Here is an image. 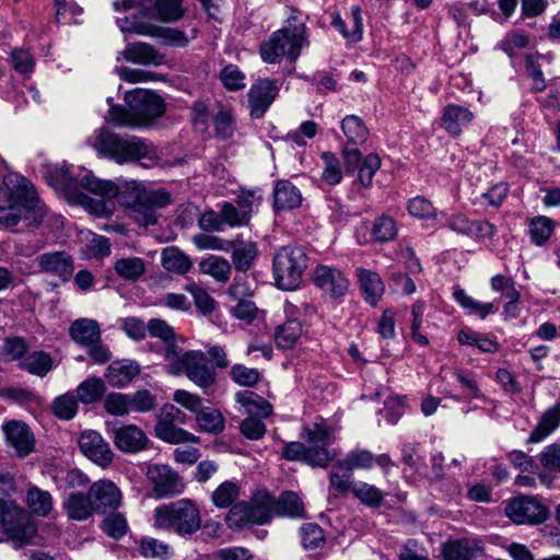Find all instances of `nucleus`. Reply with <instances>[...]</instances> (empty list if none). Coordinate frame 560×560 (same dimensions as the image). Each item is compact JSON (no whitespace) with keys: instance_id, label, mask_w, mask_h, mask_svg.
<instances>
[{"instance_id":"nucleus-1","label":"nucleus","mask_w":560,"mask_h":560,"mask_svg":"<svg viewBox=\"0 0 560 560\" xmlns=\"http://www.w3.org/2000/svg\"><path fill=\"white\" fill-rule=\"evenodd\" d=\"M101 158L119 165L139 162L144 167L159 164L156 148L144 139L131 135H119L97 129L88 140Z\"/></svg>"},{"instance_id":"nucleus-2","label":"nucleus","mask_w":560,"mask_h":560,"mask_svg":"<svg viewBox=\"0 0 560 560\" xmlns=\"http://www.w3.org/2000/svg\"><path fill=\"white\" fill-rule=\"evenodd\" d=\"M66 184L79 185L85 190L102 198L92 209L97 215H109L114 210L113 198L129 211L135 207L142 195L147 192L143 186L136 180H124L115 184L112 180H101L91 172H85L82 176L75 177L72 172L67 170L62 173Z\"/></svg>"},{"instance_id":"nucleus-3","label":"nucleus","mask_w":560,"mask_h":560,"mask_svg":"<svg viewBox=\"0 0 560 560\" xmlns=\"http://www.w3.org/2000/svg\"><path fill=\"white\" fill-rule=\"evenodd\" d=\"M301 438L305 443H285L282 448L283 458L320 468H327L335 459L337 454L329 448L336 440L335 430L326 420L304 425Z\"/></svg>"},{"instance_id":"nucleus-4","label":"nucleus","mask_w":560,"mask_h":560,"mask_svg":"<svg viewBox=\"0 0 560 560\" xmlns=\"http://www.w3.org/2000/svg\"><path fill=\"white\" fill-rule=\"evenodd\" d=\"M285 25L261 43L259 54L267 63H279L283 57L294 62L304 47L308 46V30L300 12L291 8Z\"/></svg>"},{"instance_id":"nucleus-5","label":"nucleus","mask_w":560,"mask_h":560,"mask_svg":"<svg viewBox=\"0 0 560 560\" xmlns=\"http://www.w3.org/2000/svg\"><path fill=\"white\" fill-rule=\"evenodd\" d=\"M112 102L113 98L108 97V119L118 127H147L165 112L163 98L143 89H135L125 94L127 108L113 105Z\"/></svg>"},{"instance_id":"nucleus-6","label":"nucleus","mask_w":560,"mask_h":560,"mask_svg":"<svg viewBox=\"0 0 560 560\" xmlns=\"http://www.w3.org/2000/svg\"><path fill=\"white\" fill-rule=\"evenodd\" d=\"M165 371L173 376L185 375L199 388L206 390L212 387L217 380V373L210 365L207 354L201 350L182 349L175 351L174 346L168 347L165 354Z\"/></svg>"},{"instance_id":"nucleus-7","label":"nucleus","mask_w":560,"mask_h":560,"mask_svg":"<svg viewBox=\"0 0 560 560\" xmlns=\"http://www.w3.org/2000/svg\"><path fill=\"white\" fill-rule=\"evenodd\" d=\"M201 524L200 510L190 499L161 504L153 512L155 528L173 532L180 537L192 536L201 528Z\"/></svg>"},{"instance_id":"nucleus-8","label":"nucleus","mask_w":560,"mask_h":560,"mask_svg":"<svg viewBox=\"0 0 560 560\" xmlns=\"http://www.w3.org/2000/svg\"><path fill=\"white\" fill-rule=\"evenodd\" d=\"M308 266L306 249L299 245L278 248L272 258V275L276 285L284 291L295 290L302 282Z\"/></svg>"},{"instance_id":"nucleus-9","label":"nucleus","mask_w":560,"mask_h":560,"mask_svg":"<svg viewBox=\"0 0 560 560\" xmlns=\"http://www.w3.org/2000/svg\"><path fill=\"white\" fill-rule=\"evenodd\" d=\"M0 495L2 492L0 491ZM0 527L14 540L31 544L36 535V527L27 513L13 501L0 497Z\"/></svg>"},{"instance_id":"nucleus-10","label":"nucleus","mask_w":560,"mask_h":560,"mask_svg":"<svg viewBox=\"0 0 560 560\" xmlns=\"http://www.w3.org/2000/svg\"><path fill=\"white\" fill-rule=\"evenodd\" d=\"M186 422V415L174 405H164L158 416L155 435L171 444L197 442V439L188 431L178 428Z\"/></svg>"},{"instance_id":"nucleus-11","label":"nucleus","mask_w":560,"mask_h":560,"mask_svg":"<svg viewBox=\"0 0 560 560\" xmlns=\"http://www.w3.org/2000/svg\"><path fill=\"white\" fill-rule=\"evenodd\" d=\"M505 513L515 524L538 525L549 516L548 508L534 497H517L506 506Z\"/></svg>"},{"instance_id":"nucleus-12","label":"nucleus","mask_w":560,"mask_h":560,"mask_svg":"<svg viewBox=\"0 0 560 560\" xmlns=\"http://www.w3.org/2000/svg\"><path fill=\"white\" fill-rule=\"evenodd\" d=\"M280 91V81L275 79H257L247 92L249 116L253 119L261 118Z\"/></svg>"},{"instance_id":"nucleus-13","label":"nucleus","mask_w":560,"mask_h":560,"mask_svg":"<svg viewBox=\"0 0 560 560\" xmlns=\"http://www.w3.org/2000/svg\"><path fill=\"white\" fill-rule=\"evenodd\" d=\"M312 280L317 289L335 300L343 298L349 289L347 276L335 266H316L313 270Z\"/></svg>"},{"instance_id":"nucleus-14","label":"nucleus","mask_w":560,"mask_h":560,"mask_svg":"<svg viewBox=\"0 0 560 560\" xmlns=\"http://www.w3.org/2000/svg\"><path fill=\"white\" fill-rule=\"evenodd\" d=\"M147 475L158 499L177 495L184 491L185 486L180 477L166 465L150 466Z\"/></svg>"},{"instance_id":"nucleus-15","label":"nucleus","mask_w":560,"mask_h":560,"mask_svg":"<svg viewBox=\"0 0 560 560\" xmlns=\"http://www.w3.org/2000/svg\"><path fill=\"white\" fill-rule=\"evenodd\" d=\"M170 202L171 196L165 191H147L130 210L129 215L140 225H153L158 222V210Z\"/></svg>"},{"instance_id":"nucleus-16","label":"nucleus","mask_w":560,"mask_h":560,"mask_svg":"<svg viewBox=\"0 0 560 560\" xmlns=\"http://www.w3.org/2000/svg\"><path fill=\"white\" fill-rule=\"evenodd\" d=\"M1 429L7 446L11 447L19 457H25L34 451L35 436L25 422L9 420L3 422Z\"/></svg>"},{"instance_id":"nucleus-17","label":"nucleus","mask_w":560,"mask_h":560,"mask_svg":"<svg viewBox=\"0 0 560 560\" xmlns=\"http://www.w3.org/2000/svg\"><path fill=\"white\" fill-rule=\"evenodd\" d=\"M79 447L81 452L95 464L106 467L113 462V452L96 431H85L79 439Z\"/></svg>"},{"instance_id":"nucleus-18","label":"nucleus","mask_w":560,"mask_h":560,"mask_svg":"<svg viewBox=\"0 0 560 560\" xmlns=\"http://www.w3.org/2000/svg\"><path fill=\"white\" fill-rule=\"evenodd\" d=\"M95 512L104 514L108 510H116L121 503V492L110 480H98L89 490Z\"/></svg>"},{"instance_id":"nucleus-19","label":"nucleus","mask_w":560,"mask_h":560,"mask_svg":"<svg viewBox=\"0 0 560 560\" xmlns=\"http://www.w3.org/2000/svg\"><path fill=\"white\" fill-rule=\"evenodd\" d=\"M36 262L42 272L58 277L62 282L71 279L74 269L71 256L63 250L44 253Z\"/></svg>"},{"instance_id":"nucleus-20","label":"nucleus","mask_w":560,"mask_h":560,"mask_svg":"<svg viewBox=\"0 0 560 560\" xmlns=\"http://www.w3.org/2000/svg\"><path fill=\"white\" fill-rule=\"evenodd\" d=\"M474 113L462 105L448 104L443 108L441 127L452 137H458L474 119Z\"/></svg>"},{"instance_id":"nucleus-21","label":"nucleus","mask_w":560,"mask_h":560,"mask_svg":"<svg viewBox=\"0 0 560 560\" xmlns=\"http://www.w3.org/2000/svg\"><path fill=\"white\" fill-rule=\"evenodd\" d=\"M113 433L115 446L124 453H138L148 447L149 439L135 424L117 428Z\"/></svg>"},{"instance_id":"nucleus-22","label":"nucleus","mask_w":560,"mask_h":560,"mask_svg":"<svg viewBox=\"0 0 560 560\" xmlns=\"http://www.w3.org/2000/svg\"><path fill=\"white\" fill-rule=\"evenodd\" d=\"M481 542L472 538L446 541L442 547L443 560H475L482 556Z\"/></svg>"},{"instance_id":"nucleus-23","label":"nucleus","mask_w":560,"mask_h":560,"mask_svg":"<svg viewBox=\"0 0 560 560\" xmlns=\"http://www.w3.org/2000/svg\"><path fill=\"white\" fill-rule=\"evenodd\" d=\"M140 373V366L131 360H117L108 365L105 373L107 383L117 388L129 384Z\"/></svg>"},{"instance_id":"nucleus-24","label":"nucleus","mask_w":560,"mask_h":560,"mask_svg":"<svg viewBox=\"0 0 560 560\" xmlns=\"http://www.w3.org/2000/svg\"><path fill=\"white\" fill-rule=\"evenodd\" d=\"M560 427V397L549 408H547L537 425L530 432L527 443H539Z\"/></svg>"},{"instance_id":"nucleus-25","label":"nucleus","mask_w":560,"mask_h":560,"mask_svg":"<svg viewBox=\"0 0 560 560\" xmlns=\"http://www.w3.org/2000/svg\"><path fill=\"white\" fill-rule=\"evenodd\" d=\"M357 276L365 302L375 306L381 301L385 291V285L380 275L365 268H358Z\"/></svg>"},{"instance_id":"nucleus-26","label":"nucleus","mask_w":560,"mask_h":560,"mask_svg":"<svg viewBox=\"0 0 560 560\" xmlns=\"http://www.w3.org/2000/svg\"><path fill=\"white\" fill-rule=\"evenodd\" d=\"M124 58L127 61L139 65L160 66L164 63L165 57L148 43L138 42L128 44L124 50Z\"/></svg>"},{"instance_id":"nucleus-27","label":"nucleus","mask_w":560,"mask_h":560,"mask_svg":"<svg viewBox=\"0 0 560 560\" xmlns=\"http://www.w3.org/2000/svg\"><path fill=\"white\" fill-rule=\"evenodd\" d=\"M69 336L80 346H92L101 340V327L94 319L79 318L70 325Z\"/></svg>"},{"instance_id":"nucleus-28","label":"nucleus","mask_w":560,"mask_h":560,"mask_svg":"<svg viewBox=\"0 0 560 560\" xmlns=\"http://www.w3.org/2000/svg\"><path fill=\"white\" fill-rule=\"evenodd\" d=\"M184 0H154L152 8H145L143 14L170 23L180 20L185 14Z\"/></svg>"},{"instance_id":"nucleus-29","label":"nucleus","mask_w":560,"mask_h":560,"mask_svg":"<svg viewBox=\"0 0 560 560\" xmlns=\"http://www.w3.org/2000/svg\"><path fill=\"white\" fill-rule=\"evenodd\" d=\"M63 509L69 518L74 521H85L95 512L90 493L84 494L80 491L72 492L63 502Z\"/></svg>"},{"instance_id":"nucleus-30","label":"nucleus","mask_w":560,"mask_h":560,"mask_svg":"<svg viewBox=\"0 0 560 560\" xmlns=\"http://www.w3.org/2000/svg\"><path fill=\"white\" fill-rule=\"evenodd\" d=\"M302 203L300 189L289 180L277 182L273 188V205L277 210H292Z\"/></svg>"},{"instance_id":"nucleus-31","label":"nucleus","mask_w":560,"mask_h":560,"mask_svg":"<svg viewBox=\"0 0 560 560\" xmlns=\"http://www.w3.org/2000/svg\"><path fill=\"white\" fill-rule=\"evenodd\" d=\"M235 400L244 407L247 417L267 418L272 412L271 404L252 390L237 392Z\"/></svg>"},{"instance_id":"nucleus-32","label":"nucleus","mask_w":560,"mask_h":560,"mask_svg":"<svg viewBox=\"0 0 560 560\" xmlns=\"http://www.w3.org/2000/svg\"><path fill=\"white\" fill-rule=\"evenodd\" d=\"M254 524H266L275 516V498L267 491H258L248 502Z\"/></svg>"},{"instance_id":"nucleus-33","label":"nucleus","mask_w":560,"mask_h":560,"mask_svg":"<svg viewBox=\"0 0 560 560\" xmlns=\"http://www.w3.org/2000/svg\"><path fill=\"white\" fill-rule=\"evenodd\" d=\"M341 131L346 138L345 145H361L369 137V130L363 121L357 115H347L340 122Z\"/></svg>"},{"instance_id":"nucleus-34","label":"nucleus","mask_w":560,"mask_h":560,"mask_svg":"<svg viewBox=\"0 0 560 560\" xmlns=\"http://www.w3.org/2000/svg\"><path fill=\"white\" fill-rule=\"evenodd\" d=\"M273 512L277 516L302 518L305 514L304 503L295 492L285 491L275 500Z\"/></svg>"},{"instance_id":"nucleus-35","label":"nucleus","mask_w":560,"mask_h":560,"mask_svg":"<svg viewBox=\"0 0 560 560\" xmlns=\"http://www.w3.org/2000/svg\"><path fill=\"white\" fill-rule=\"evenodd\" d=\"M199 270L201 273L212 277L217 282L225 283L231 278L232 266L224 257L210 255L200 260Z\"/></svg>"},{"instance_id":"nucleus-36","label":"nucleus","mask_w":560,"mask_h":560,"mask_svg":"<svg viewBox=\"0 0 560 560\" xmlns=\"http://www.w3.org/2000/svg\"><path fill=\"white\" fill-rule=\"evenodd\" d=\"M54 366V360L48 352L33 351L19 362V368L32 375L46 376Z\"/></svg>"},{"instance_id":"nucleus-37","label":"nucleus","mask_w":560,"mask_h":560,"mask_svg":"<svg viewBox=\"0 0 560 560\" xmlns=\"http://www.w3.org/2000/svg\"><path fill=\"white\" fill-rule=\"evenodd\" d=\"M374 466V455L369 450L354 448L336 463V468L352 474L357 469H370Z\"/></svg>"},{"instance_id":"nucleus-38","label":"nucleus","mask_w":560,"mask_h":560,"mask_svg":"<svg viewBox=\"0 0 560 560\" xmlns=\"http://www.w3.org/2000/svg\"><path fill=\"white\" fill-rule=\"evenodd\" d=\"M351 15H352V28L351 31L347 30L346 22L341 19L340 15H335L331 25L340 32V34L351 43H358L363 37V19L361 14V9L359 5L351 7Z\"/></svg>"},{"instance_id":"nucleus-39","label":"nucleus","mask_w":560,"mask_h":560,"mask_svg":"<svg viewBox=\"0 0 560 560\" xmlns=\"http://www.w3.org/2000/svg\"><path fill=\"white\" fill-rule=\"evenodd\" d=\"M300 320H285L275 330V342L278 348L292 349L302 335Z\"/></svg>"},{"instance_id":"nucleus-40","label":"nucleus","mask_w":560,"mask_h":560,"mask_svg":"<svg viewBox=\"0 0 560 560\" xmlns=\"http://www.w3.org/2000/svg\"><path fill=\"white\" fill-rule=\"evenodd\" d=\"M161 260L164 269L178 275H185L191 268L190 259L176 247L165 248L162 252Z\"/></svg>"},{"instance_id":"nucleus-41","label":"nucleus","mask_w":560,"mask_h":560,"mask_svg":"<svg viewBox=\"0 0 560 560\" xmlns=\"http://www.w3.org/2000/svg\"><path fill=\"white\" fill-rule=\"evenodd\" d=\"M555 226L556 222L546 215L533 218L528 226L532 243L537 246L544 245L552 235Z\"/></svg>"},{"instance_id":"nucleus-42","label":"nucleus","mask_w":560,"mask_h":560,"mask_svg":"<svg viewBox=\"0 0 560 560\" xmlns=\"http://www.w3.org/2000/svg\"><path fill=\"white\" fill-rule=\"evenodd\" d=\"M106 386L100 377H89L77 387V397L84 404L98 401L105 394Z\"/></svg>"},{"instance_id":"nucleus-43","label":"nucleus","mask_w":560,"mask_h":560,"mask_svg":"<svg viewBox=\"0 0 560 560\" xmlns=\"http://www.w3.org/2000/svg\"><path fill=\"white\" fill-rule=\"evenodd\" d=\"M231 249L232 261L234 268L237 271L246 272L254 266L255 259L258 254L257 246L255 243L248 242L240 246L233 245Z\"/></svg>"},{"instance_id":"nucleus-44","label":"nucleus","mask_w":560,"mask_h":560,"mask_svg":"<svg viewBox=\"0 0 560 560\" xmlns=\"http://www.w3.org/2000/svg\"><path fill=\"white\" fill-rule=\"evenodd\" d=\"M26 500L31 512L38 516H47L54 506L51 494L37 487L28 489Z\"/></svg>"},{"instance_id":"nucleus-45","label":"nucleus","mask_w":560,"mask_h":560,"mask_svg":"<svg viewBox=\"0 0 560 560\" xmlns=\"http://www.w3.org/2000/svg\"><path fill=\"white\" fill-rule=\"evenodd\" d=\"M148 36L161 38L164 45L172 47H186L189 43L187 35L183 31L153 24H150Z\"/></svg>"},{"instance_id":"nucleus-46","label":"nucleus","mask_w":560,"mask_h":560,"mask_svg":"<svg viewBox=\"0 0 560 560\" xmlns=\"http://www.w3.org/2000/svg\"><path fill=\"white\" fill-rule=\"evenodd\" d=\"M455 301L470 315H476L481 319H485L489 314L495 311L493 303H481L476 301L471 296L467 295L463 289H457L454 292Z\"/></svg>"},{"instance_id":"nucleus-47","label":"nucleus","mask_w":560,"mask_h":560,"mask_svg":"<svg viewBox=\"0 0 560 560\" xmlns=\"http://www.w3.org/2000/svg\"><path fill=\"white\" fill-rule=\"evenodd\" d=\"M196 421L199 428L208 433L218 434L224 429V418L222 413L212 407H203L196 415Z\"/></svg>"},{"instance_id":"nucleus-48","label":"nucleus","mask_w":560,"mask_h":560,"mask_svg":"<svg viewBox=\"0 0 560 560\" xmlns=\"http://www.w3.org/2000/svg\"><path fill=\"white\" fill-rule=\"evenodd\" d=\"M151 337L158 338L164 342V355L167 352L168 347L174 346L175 351L180 348L176 343L175 332L172 326L165 320L160 318H152L148 322V330Z\"/></svg>"},{"instance_id":"nucleus-49","label":"nucleus","mask_w":560,"mask_h":560,"mask_svg":"<svg viewBox=\"0 0 560 560\" xmlns=\"http://www.w3.org/2000/svg\"><path fill=\"white\" fill-rule=\"evenodd\" d=\"M424 302L416 301L411 305V339L421 347H428L430 341L429 338L421 332V329H425L424 326Z\"/></svg>"},{"instance_id":"nucleus-50","label":"nucleus","mask_w":560,"mask_h":560,"mask_svg":"<svg viewBox=\"0 0 560 560\" xmlns=\"http://www.w3.org/2000/svg\"><path fill=\"white\" fill-rule=\"evenodd\" d=\"M320 159L324 163L322 180L329 186L338 185L342 179V171L339 159L335 153L330 151L323 152L320 154Z\"/></svg>"},{"instance_id":"nucleus-51","label":"nucleus","mask_w":560,"mask_h":560,"mask_svg":"<svg viewBox=\"0 0 560 560\" xmlns=\"http://www.w3.org/2000/svg\"><path fill=\"white\" fill-rule=\"evenodd\" d=\"M116 273L125 280H137L145 271L143 259L139 257L120 258L115 262Z\"/></svg>"},{"instance_id":"nucleus-52","label":"nucleus","mask_w":560,"mask_h":560,"mask_svg":"<svg viewBox=\"0 0 560 560\" xmlns=\"http://www.w3.org/2000/svg\"><path fill=\"white\" fill-rule=\"evenodd\" d=\"M301 540L304 549L318 550L325 545V534L323 528L315 523L303 524L300 528Z\"/></svg>"},{"instance_id":"nucleus-53","label":"nucleus","mask_w":560,"mask_h":560,"mask_svg":"<svg viewBox=\"0 0 560 560\" xmlns=\"http://www.w3.org/2000/svg\"><path fill=\"white\" fill-rule=\"evenodd\" d=\"M240 494V487L234 481L222 482L211 495V501L219 509L229 508Z\"/></svg>"},{"instance_id":"nucleus-54","label":"nucleus","mask_w":560,"mask_h":560,"mask_svg":"<svg viewBox=\"0 0 560 560\" xmlns=\"http://www.w3.org/2000/svg\"><path fill=\"white\" fill-rule=\"evenodd\" d=\"M396 235L397 225L392 217L382 214L375 219L372 226V236L376 242L386 243L393 241Z\"/></svg>"},{"instance_id":"nucleus-55","label":"nucleus","mask_w":560,"mask_h":560,"mask_svg":"<svg viewBox=\"0 0 560 560\" xmlns=\"http://www.w3.org/2000/svg\"><path fill=\"white\" fill-rule=\"evenodd\" d=\"M351 492L363 504L371 508H378L382 504L384 498L382 491L378 488L366 482L354 483L351 488Z\"/></svg>"},{"instance_id":"nucleus-56","label":"nucleus","mask_w":560,"mask_h":560,"mask_svg":"<svg viewBox=\"0 0 560 560\" xmlns=\"http://www.w3.org/2000/svg\"><path fill=\"white\" fill-rule=\"evenodd\" d=\"M226 523L233 529H242L253 525L248 502L241 501L235 503L226 515Z\"/></svg>"},{"instance_id":"nucleus-57","label":"nucleus","mask_w":560,"mask_h":560,"mask_svg":"<svg viewBox=\"0 0 560 560\" xmlns=\"http://www.w3.org/2000/svg\"><path fill=\"white\" fill-rule=\"evenodd\" d=\"M78 400L71 393L58 396L52 402L54 415L61 420H71L78 412Z\"/></svg>"},{"instance_id":"nucleus-58","label":"nucleus","mask_w":560,"mask_h":560,"mask_svg":"<svg viewBox=\"0 0 560 560\" xmlns=\"http://www.w3.org/2000/svg\"><path fill=\"white\" fill-rule=\"evenodd\" d=\"M231 380L240 386L253 387L260 380V372L244 364H234L230 371Z\"/></svg>"},{"instance_id":"nucleus-59","label":"nucleus","mask_w":560,"mask_h":560,"mask_svg":"<svg viewBox=\"0 0 560 560\" xmlns=\"http://www.w3.org/2000/svg\"><path fill=\"white\" fill-rule=\"evenodd\" d=\"M192 242L200 250L229 252L233 247V242L210 234H197Z\"/></svg>"},{"instance_id":"nucleus-60","label":"nucleus","mask_w":560,"mask_h":560,"mask_svg":"<svg viewBox=\"0 0 560 560\" xmlns=\"http://www.w3.org/2000/svg\"><path fill=\"white\" fill-rule=\"evenodd\" d=\"M104 409L113 416H125L131 412L128 394L110 393L105 397Z\"/></svg>"},{"instance_id":"nucleus-61","label":"nucleus","mask_w":560,"mask_h":560,"mask_svg":"<svg viewBox=\"0 0 560 560\" xmlns=\"http://www.w3.org/2000/svg\"><path fill=\"white\" fill-rule=\"evenodd\" d=\"M381 167V159L375 153L368 154L359 167L358 179L360 184L369 188L373 184V177Z\"/></svg>"},{"instance_id":"nucleus-62","label":"nucleus","mask_w":560,"mask_h":560,"mask_svg":"<svg viewBox=\"0 0 560 560\" xmlns=\"http://www.w3.org/2000/svg\"><path fill=\"white\" fill-rule=\"evenodd\" d=\"M186 290L194 298V303L199 312L202 314H210L215 308L214 299L201 287L196 283L186 285Z\"/></svg>"},{"instance_id":"nucleus-63","label":"nucleus","mask_w":560,"mask_h":560,"mask_svg":"<svg viewBox=\"0 0 560 560\" xmlns=\"http://www.w3.org/2000/svg\"><path fill=\"white\" fill-rule=\"evenodd\" d=\"M102 529L109 537L119 539L127 533V520L121 513H110L103 521Z\"/></svg>"},{"instance_id":"nucleus-64","label":"nucleus","mask_w":560,"mask_h":560,"mask_svg":"<svg viewBox=\"0 0 560 560\" xmlns=\"http://www.w3.org/2000/svg\"><path fill=\"white\" fill-rule=\"evenodd\" d=\"M538 458L546 470L549 472L560 474V444L552 443L547 445L539 453Z\"/></svg>"}]
</instances>
